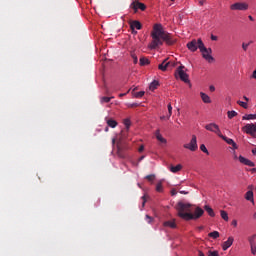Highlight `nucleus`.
I'll list each match as a JSON object with an SVG mask.
<instances>
[{"label":"nucleus","mask_w":256,"mask_h":256,"mask_svg":"<svg viewBox=\"0 0 256 256\" xmlns=\"http://www.w3.org/2000/svg\"><path fill=\"white\" fill-rule=\"evenodd\" d=\"M191 207H193V205L189 203L179 202L176 205L178 217H180V219H183L184 221L201 219V217H203V214L205 213V210H203L201 207H196L193 214V209Z\"/></svg>","instance_id":"nucleus-1"},{"label":"nucleus","mask_w":256,"mask_h":256,"mask_svg":"<svg viewBox=\"0 0 256 256\" xmlns=\"http://www.w3.org/2000/svg\"><path fill=\"white\" fill-rule=\"evenodd\" d=\"M151 37L152 41L149 44L150 49H157V47L163 45V41H165L167 45H173V43H175L171 38V34L165 32L161 24L154 25Z\"/></svg>","instance_id":"nucleus-2"},{"label":"nucleus","mask_w":256,"mask_h":256,"mask_svg":"<svg viewBox=\"0 0 256 256\" xmlns=\"http://www.w3.org/2000/svg\"><path fill=\"white\" fill-rule=\"evenodd\" d=\"M198 43L199 50L200 53H202L203 59L208 61V63H212V61H215V58H213V56L211 55V53H213V49L205 47V44L203 43V40H201V38H199Z\"/></svg>","instance_id":"nucleus-3"},{"label":"nucleus","mask_w":256,"mask_h":256,"mask_svg":"<svg viewBox=\"0 0 256 256\" xmlns=\"http://www.w3.org/2000/svg\"><path fill=\"white\" fill-rule=\"evenodd\" d=\"M242 131L243 133H246V135H250L253 139H256V122L246 124L242 127Z\"/></svg>","instance_id":"nucleus-4"},{"label":"nucleus","mask_w":256,"mask_h":256,"mask_svg":"<svg viewBox=\"0 0 256 256\" xmlns=\"http://www.w3.org/2000/svg\"><path fill=\"white\" fill-rule=\"evenodd\" d=\"M185 66L181 65L176 69L175 77H179L184 83H189V74L185 73Z\"/></svg>","instance_id":"nucleus-5"},{"label":"nucleus","mask_w":256,"mask_h":256,"mask_svg":"<svg viewBox=\"0 0 256 256\" xmlns=\"http://www.w3.org/2000/svg\"><path fill=\"white\" fill-rule=\"evenodd\" d=\"M206 131H210L211 133H215V135H217L218 137H220L221 135H223V133H221V128H219V125L215 124V123H209L205 126Z\"/></svg>","instance_id":"nucleus-6"},{"label":"nucleus","mask_w":256,"mask_h":256,"mask_svg":"<svg viewBox=\"0 0 256 256\" xmlns=\"http://www.w3.org/2000/svg\"><path fill=\"white\" fill-rule=\"evenodd\" d=\"M184 149H189V151H197L199 146L197 145V136L192 135L190 143L183 145Z\"/></svg>","instance_id":"nucleus-7"},{"label":"nucleus","mask_w":256,"mask_h":256,"mask_svg":"<svg viewBox=\"0 0 256 256\" xmlns=\"http://www.w3.org/2000/svg\"><path fill=\"white\" fill-rule=\"evenodd\" d=\"M232 11H247L249 9V5L245 2H237L230 6Z\"/></svg>","instance_id":"nucleus-8"},{"label":"nucleus","mask_w":256,"mask_h":256,"mask_svg":"<svg viewBox=\"0 0 256 256\" xmlns=\"http://www.w3.org/2000/svg\"><path fill=\"white\" fill-rule=\"evenodd\" d=\"M131 9H134L135 13H137V10L140 9V11H145L147 9V6H145L144 3H141L139 1H134L130 5Z\"/></svg>","instance_id":"nucleus-9"},{"label":"nucleus","mask_w":256,"mask_h":256,"mask_svg":"<svg viewBox=\"0 0 256 256\" xmlns=\"http://www.w3.org/2000/svg\"><path fill=\"white\" fill-rule=\"evenodd\" d=\"M187 48L189 49V51H191L192 53H195V51H197L199 49V39H193L192 41L187 43Z\"/></svg>","instance_id":"nucleus-10"},{"label":"nucleus","mask_w":256,"mask_h":256,"mask_svg":"<svg viewBox=\"0 0 256 256\" xmlns=\"http://www.w3.org/2000/svg\"><path fill=\"white\" fill-rule=\"evenodd\" d=\"M169 67H175V63L167 62V59H165L161 64L158 65V69H160V71H167Z\"/></svg>","instance_id":"nucleus-11"},{"label":"nucleus","mask_w":256,"mask_h":256,"mask_svg":"<svg viewBox=\"0 0 256 256\" xmlns=\"http://www.w3.org/2000/svg\"><path fill=\"white\" fill-rule=\"evenodd\" d=\"M238 159H239L240 163H242L243 165H247L248 167H255V163L253 161H251L241 155L239 156Z\"/></svg>","instance_id":"nucleus-12"},{"label":"nucleus","mask_w":256,"mask_h":256,"mask_svg":"<svg viewBox=\"0 0 256 256\" xmlns=\"http://www.w3.org/2000/svg\"><path fill=\"white\" fill-rule=\"evenodd\" d=\"M233 241H235V238H233L232 236L228 237L227 241H225L222 244L223 251H227V249H229V247H231V245H233Z\"/></svg>","instance_id":"nucleus-13"},{"label":"nucleus","mask_w":256,"mask_h":256,"mask_svg":"<svg viewBox=\"0 0 256 256\" xmlns=\"http://www.w3.org/2000/svg\"><path fill=\"white\" fill-rule=\"evenodd\" d=\"M142 25L141 22L134 20L130 23V28L132 29V31H135V29H137L138 31L142 29Z\"/></svg>","instance_id":"nucleus-14"},{"label":"nucleus","mask_w":256,"mask_h":256,"mask_svg":"<svg viewBox=\"0 0 256 256\" xmlns=\"http://www.w3.org/2000/svg\"><path fill=\"white\" fill-rule=\"evenodd\" d=\"M165 227H169L170 229H177V223L175 220H168L163 223Z\"/></svg>","instance_id":"nucleus-15"},{"label":"nucleus","mask_w":256,"mask_h":256,"mask_svg":"<svg viewBox=\"0 0 256 256\" xmlns=\"http://www.w3.org/2000/svg\"><path fill=\"white\" fill-rule=\"evenodd\" d=\"M106 123L109 127H111V129H115V127H117V125H119V123H117L114 119L112 118H106Z\"/></svg>","instance_id":"nucleus-16"},{"label":"nucleus","mask_w":256,"mask_h":256,"mask_svg":"<svg viewBox=\"0 0 256 256\" xmlns=\"http://www.w3.org/2000/svg\"><path fill=\"white\" fill-rule=\"evenodd\" d=\"M200 96H201L203 103H211V97H209V95H207L206 93L201 92Z\"/></svg>","instance_id":"nucleus-17"},{"label":"nucleus","mask_w":256,"mask_h":256,"mask_svg":"<svg viewBox=\"0 0 256 256\" xmlns=\"http://www.w3.org/2000/svg\"><path fill=\"white\" fill-rule=\"evenodd\" d=\"M245 200L250 201L251 203L255 202V200L253 199V191L249 190L248 192H246Z\"/></svg>","instance_id":"nucleus-18"},{"label":"nucleus","mask_w":256,"mask_h":256,"mask_svg":"<svg viewBox=\"0 0 256 256\" xmlns=\"http://www.w3.org/2000/svg\"><path fill=\"white\" fill-rule=\"evenodd\" d=\"M183 169V166L181 164H178L176 166H170L171 173H179Z\"/></svg>","instance_id":"nucleus-19"},{"label":"nucleus","mask_w":256,"mask_h":256,"mask_svg":"<svg viewBox=\"0 0 256 256\" xmlns=\"http://www.w3.org/2000/svg\"><path fill=\"white\" fill-rule=\"evenodd\" d=\"M220 139H223V141H225V143H227L228 145H233L235 143V141L231 138H228L227 136L221 134Z\"/></svg>","instance_id":"nucleus-20"},{"label":"nucleus","mask_w":256,"mask_h":256,"mask_svg":"<svg viewBox=\"0 0 256 256\" xmlns=\"http://www.w3.org/2000/svg\"><path fill=\"white\" fill-rule=\"evenodd\" d=\"M256 119V114H246L242 117L243 121H251Z\"/></svg>","instance_id":"nucleus-21"},{"label":"nucleus","mask_w":256,"mask_h":256,"mask_svg":"<svg viewBox=\"0 0 256 256\" xmlns=\"http://www.w3.org/2000/svg\"><path fill=\"white\" fill-rule=\"evenodd\" d=\"M130 56L133 59L134 65H137V63H139V58H137V53H135V51H131Z\"/></svg>","instance_id":"nucleus-22"},{"label":"nucleus","mask_w":256,"mask_h":256,"mask_svg":"<svg viewBox=\"0 0 256 256\" xmlns=\"http://www.w3.org/2000/svg\"><path fill=\"white\" fill-rule=\"evenodd\" d=\"M117 153L119 157L125 159V152H123V148L120 145L117 146Z\"/></svg>","instance_id":"nucleus-23"},{"label":"nucleus","mask_w":256,"mask_h":256,"mask_svg":"<svg viewBox=\"0 0 256 256\" xmlns=\"http://www.w3.org/2000/svg\"><path fill=\"white\" fill-rule=\"evenodd\" d=\"M205 211L208 212V215H210V217H215V212L213 211V208H211L210 206H205L204 207Z\"/></svg>","instance_id":"nucleus-24"},{"label":"nucleus","mask_w":256,"mask_h":256,"mask_svg":"<svg viewBox=\"0 0 256 256\" xmlns=\"http://www.w3.org/2000/svg\"><path fill=\"white\" fill-rule=\"evenodd\" d=\"M158 85H159V81H157V80L152 81L150 84V91H155V89H157Z\"/></svg>","instance_id":"nucleus-25"},{"label":"nucleus","mask_w":256,"mask_h":256,"mask_svg":"<svg viewBox=\"0 0 256 256\" xmlns=\"http://www.w3.org/2000/svg\"><path fill=\"white\" fill-rule=\"evenodd\" d=\"M255 239H256V234H253L252 236L248 237V243L250 246L256 245Z\"/></svg>","instance_id":"nucleus-26"},{"label":"nucleus","mask_w":256,"mask_h":256,"mask_svg":"<svg viewBox=\"0 0 256 256\" xmlns=\"http://www.w3.org/2000/svg\"><path fill=\"white\" fill-rule=\"evenodd\" d=\"M220 215H221L222 219H224V221H229V214H227V212L225 210H221Z\"/></svg>","instance_id":"nucleus-27"},{"label":"nucleus","mask_w":256,"mask_h":256,"mask_svg":"<svg viewBox=\"0 0 256 256\" xmlns=\"http://www.w3.org/2000/svg\"><path fill=\"white\" fill-rule=\"evenodd\" d=\"M208 237H211L212 239H219V232L213 231L208 234Z\"/></svg>","instance_id":"nucleus-28"},{"label":"nucleus","mask_w":256,"mask_h":256,"mask_svg":"<svg viewBox=\"0 0 256 256\" xmlns=\"http://www.w3.org/2000/svg\"><path fill=\"white\" fill-rule=\"evenodd\" d=\"M113 99V97H107V96H103L100 98V103H109L111 100Z\"/></svg>","instance_id":"nucleus-29"},{"label":"nucleus","mask_w":256,"mask_h":256,"mask_svg":"<svg viewBox=\"0 0 256 256\" xmlns=\"http://www.w3.org/2000/svg\"><path fill=\"white\" fill-rule=\"evenodd\" d=\"M140 65L141 67L145 66V65H149V59L142 57L140 58Z\"/></svg>","instance_id":"nucleus-30"},{"label":"nucleus","mask_w":256,"mask_h":256,"mask_svg":"<svg viewBox=\"0 0 256 256\" xmlns=\"http://www.w3.org/2000/svg\"><path fill=\"white\" fill-rule=\"evenodd\" d=\"M124 125L126 127V131H129V127H131V120L129 118L124 119Z\"/></svg>","instance_id":"nucleus-31"},{"label":"nucleus","mask_w":256,"mask_h":256,"mask_svg":"<svg viewBox=\"0 0 256 256\" xmlns=\"http://www.w3.org/2000/svg\"><path fill=\"white\" fill-rule=\"evenodd\" d=\"M227 115H228V119H233V117H237V112H235V110L228 111Z\"/></svg>","instance_id":"nucleus-32"},{"label":"nucleus","mask_w":256,"mask_h":256,"mask_svg":"<svg viewBox=\"0 0 256 256\" xmlns=\"http://www.w3.org/2000/svg\"><path fill=\"white\" fill-rule=\"evenodd\" d=\"M156 191H157V193H163V183H161V182L157 183Z\"/></svg>","instance_id":"nucleus-33"},{"label":"nucleus","mask_w":256,"mask_h":256,"mask_svg":"<svg viewBox=\"0 0 256 256\" xmlns=\"http://www.w3.org/2000/svg\"><path fill=\"white\" fill-rule=\"evenodd\" d=\"M143 95H145V91H140V92L134 93V97H136L137 99H141V97H143Z\"/></svg>","instance_id":"nucleus-34"},{"label":"nucleus","mask_w":256,"mask_h":256,"mask_svg":"<svg viewBox=\"0 0 256 256\" xmlns=\"http://www.w3.org/2000/svg\"><path fill=\"white\" fill-rule=\"evenodd\" d=\"M200 151H202L203 153H206V155H209V150H207V147L205 146V144H202L200 146Z\"/></svg>","instance_id":"nucleus-35"},{"label":"nucleus","mask_w":256,"mask_h":256,"mask_svg":"<svg viewBox=\"0 0 256 256\" xmlns=\"http://www.w3.org/2000/svg\"><path fill=\"white\" fill-rule=\"evenodd\" d=\"M237 103H238V105H240V107H243V109H247V107H248L247 102H243V101L239 100Z\"/></svg>","instance_id":"nucleus-36"},{"label":"nucleus","mask_w":256,"mask_h":256,"mask_svg":"<svg viewBox=\"0 0 256 256\" xmlns=\"http://www.w3.org/2000/svg\"><path fill=\"white\" fill-rule=\"evenodd\" d=\"M208 256H219V251L215 250V251H208Z\"/></svg>","instance_id":"nucleus-37"},{"label":"nucleus","mask_w":256,"mask_h":256,"mask_svg":"<svg viewBox=\"0 0 256 256\" xmlns=\"http://www.w3.org/2000/svg\"><path fill=\"white\" fill-rule=\"evenodd\" d=\"M147 181H155V174H150L145 177Z\"/></svg>","instance_id":"nucleus-38"},{"label":"nucleus","mask_w":256,"mask_h":256,"mask_svg":"<svg viewBox=\"0 0 256 256\" xmlns=\"http://www.w3.org/2000/svg\"><path fill=\"white\" fill-rule=\"evenodd\" d=\"M157 141H159L160 143H167V139L163 138V136L160 134V136H158Z\"/></svg>","instance_id":"nucleus-39"},{"label":"nucleus","mask_w":256,"mask_h":256,"mask_svg":"<svg viewBox=\"0 0 256 256\" xmlns=\"http://www.w3.org/2000/svg\"><path fill=\"white\" fill-rule=\"evenodd\" d=\"M252 255H256V244L250 246Z\"/></svg>","instance_id":"nucleus-40"},{"label":"nucleus","mask_w":256,"mask_h":256,"mask_svg":"<svg viewBox=\"0 0 256 256\" xmlns=\"http://www.w3.org/2000/svg\"><path fill=\"white\" fill-rule=\"evenodd\" d=\"M168 113H169V117L173 115V106H171V104H168Z\"/></svg>","instance_id":"nucleus-41"},{"label":"nucleus","mask_w":256,"mask_h":256,"mask_svg":"<svg viewBox=\"0 0 256 256\" xmlns=\"http://www.w3.org/2000/svg\"><path fill=\"white\" fill-rule=\"evenodd\" d=\"M249 45H251V42H250V43H243V44H242V49H243L244 51H247V49L249 48Z\"/></svg>","instance_id":"nucleus-42"},{"label":"nucleus","mask_w":256,"mask_h":256,"mask_svg":"<svg viewBox=\"0 0 256 256\" xmlns=\"http://www.w3.org/2000/svg\"><path fill=\"white\" fill-rule=\"evenodd\" d=\"M147 223H152L153 222V217L149 216V215H146L145 217Z\"/></svg>","instance_id":"nucleus-43"},{"label":"nucleus","mask_w":256,"mask_h":256,"mask_svg":"<svg viewBox=\"0 0 256 256\" xmlns=\"http://www.w3.org/2000/svg\"><path fill=\"white\" fill-rule=\"evenodd\" d=\"M143 202L142 207H145V203H147V195L142 196Z\"/></svg>","instance_id":"nucleus-44"},{"label":"nucleus","mask_w":256,"mask_h":256,"mask_svg":"<svg viewBox=\"0 0 256 256\" xmlns=\"http://www.w3.org/2000/svg\"><path fill=\"white\" fill-rule=\"evenodd\" d=\"M139 153H143L145 151V146L141 145L138 149Z\"/></svg>","instance_id":"nucleus-45"},{"label":"nucleus","mask_w":256,"mask_h":256,"mask_svg":"<svg viewBox=\"0 0 256 256\" xmlns=\"http://www.w3.org/2000/svg\"><path fill=\"white\" fill-rule=\"evenodd\" d=\"M158 136H161V131L160 130H156V132H155V137L157 138Z\"/></svg>","instance_id":"nucleus-46"},{"label":"nucleus","mask_w":256,"mask_h":256,"mask_svg":"<svg viewBox=\"0 0 256 256\" xmlns=\"http://www.w3.org/2000/svg\"><path fill=\"white\" fill-rule=\"evenodd\" d=\"M171 195H172V196H175V195H177V190H175V189H172V190H171Z\"/></svg>","instance_id":"nucleus-47"},{"label":"nucleus","mask_w":256,"mask_h":256,"mask_svg":"<svg viewBox=\"0 0 256 256\" xmlns=\"http://www.w3.org/2000/svg\"><path fill=\"white\" fill-rule=\"evenodd\" d=\"M217 39H218V37H217V36H215V35H211V40H212V41H217Z\"/></svg>","instance_id":"nucleus-48"},{"label":"nucleus","mask_w":256,"mask_h":256,"mask_svg":"<svg viewBox=\"0 0 256 256\" xmlns=\"http://www.w3.org/2000/svg\"><path fill=\"white\" fill-rule=\"evenodd\" d=\"M231 225H233V227H237V220H233Z\"/></svg>","instance_id":"nucleus-49"},{"label":"nucleus","mask_w":256,"mask_h":256,"mask_svg":"<svg viewBox=\"0 0 256 256\" xmlns=\"http://www.w3.org/2000/svg\"><path fill=\"white\" fill-rule=\"evenodd\" d=\"M209 89H210L211 93H213V92L215 91V86L211 85V86L209 87Z\"/></svg>","instance_id":"nucleus-50"},{"label":"nucleus","mask_w":256,"mask_h":256,"mask_svg":"<svg viewBox=\"0 0 256 256\" xmlns=\"http://www.w3.org/2000/svg\"><path fill=\"white\" fill-rule=\"evenodd\" d=\"M251 77H252V79H256V70H254V71H253V73H252V76H251Z\"/></svg>","instance_id":"nucleus-51"},{"label":"nucleus","mask_w":256,"mask_h":256,"mask_svg":"<svg viewBox=\"0 0 256 256\" xmlns=\"http://www.w3.org/2000/svg\"><path fill=\"white\" fill-rule=\"evenodd\" d=\"M205 1H206V0H200V1H199V5H201V6L205 5Z\"/></svg>","instance_id":"nucleus-52"},{"label":"nucleus","mask_w":256,"mask_h":256,"mask_svg":"<svg viewBox=\"0 0 256 256\" xmlns=\"http://www.w3.org/2000/svg\"><path fill=\"white\" fill-rule=\"evenodd\" d=\"M232 147H233V149H238L237 143L234 142V143L232 144Z\"/></svg>","instance_id":"nucleus-53"},{"label":"nucleus","mask_w":256,"mask_h":256,"mask_svg":"<svg viewBox=\"0 0 256 256\" xmlns=\"http://www.w3.org/2000/svg\"><path fill=\"white\" fill-rule=\"evenodd\" d=\"M198 255H199V256H205V254H204L202 251H199V252H198Z\"/></svg>","instance_id":"nucleus-54"},{"label":"nucleus","mask_w":256,"mask_h":256,"mask_svg":"<svg viewBox=\"0 0 256 256\" xmlns=\"http://www.w3.org/2000/svg\"><path fill=\"white\" fill-rule=\"evenodd\" d=\"M251 173H256V168L250 169Z\"/></svg>","instance_id":"nucleus-55"},{"label":"nucleus","mask_w":256,"mask_h":256,"mask_svg":"<svg viewBox=\"0 0 256 256\" xmlns=\"http://www.w3.org/2000/svg\"><path fill=\"white\" fill-rule=\"evenodd\" d=\"M252 154L256 155V148L252 149Z\"/></svg>","instance_id":"nucleus-56"},{"label":"nucleus","mask_w":256,"mask_h":256,"mask_svg":"<svg viewBox=\"0 0 256 256\" xmlns=\"http://www.w3.org/2000/svg\"><path fill=\"white\" fill-rule=\"evenodd\" d=\"M125 95H127V93H122V94H119V97H125Z\"/></svg>","instance_id":"nucleus-57"},{"label":"nucleus","mask_w":256,"mask_h":256,"mask_svg":"<svg viewBox=\"0 0 256 256\" xmlns=\"http://www.w3.org/2000/svg\"><path fill=\"white\" fill-rule=\"evenodd\" d=\"M143 159H145V156H141L138 161H143Z\"/></svg>","instance_id":"nucleus-58"},{"label":"nucleus","mask_w":256,"mask_h":256,"mask_svg":"<svg viewBox=\"0 0 256 256\" xmlns=\"http://www.w3.org/2000/svg\"><path fill=\"white\" fill-rule=\"evenodd\" d=\"M180 193H181L182 195H187L188 192L180 191Z\"/></svg>","instance_id":"nucleus-59"},{"label":"nucleus","mask_w":256,"mask_h":256,"mask_svg":"<svg viewBox=\"0 0 256 256\" xmlns=\"http://www.w3.org/2000/svg\"><path fill=\"white\" fill-rule=\"evenodd\" d=\"M115 142H116V139L113 138V139H112V145H115Z\"/></svg>","instance_id":"nucleus-60"},{"label":"nucleus","mask_w":256,"mask_h":256,"mask_svg":"<svg viewBox=\"0 0 256 256\" xmlns=\"http://www.w3.org/2000/svg\"><path fill=\"white\" fill-rule=\"evenodd\" d=\"M104 131L107 133L109 131V126H107Z\"/></svg>","instance_id":"nucleus-61"},{"label":"nucleus","mask_w":256,"mask_h":256,"mask_svg":"<svg viewBox=\"0 0 256 256\" xmlns=\"http://www.w3.org/2000/svg\"><path fill=\"white\" fill-rule=\"evenodd\" d=\"M243 99L246 100V101H249V99L247 98V96H244Z\"/></svg>","instance_id":"nucleus-62"},{"label":"nucleus","mask_w":256,"mask_h":256,"mask_svg":"<svg viewBox=\"0 0 256 256\" xmlns=\"http://www.w3.org/2000/svg\"><path fill=\"white\" fill-rule=\"evenodd\" d=\"M250 21H253V16H249Z\"/></svg>","instance_id":"nucleus-63"},{"label":"nucleus","mask_w":256,"mask_h":256,"mask_svg":"<svg viewBox=\"0 0 256 256\" xmlns=\"http://www.w3.org/2000/svg\"><path fill=\"white\" fill-rule=\"evenodd\" d=\"M234 159H237V154L234 153Z\"/></svg>","instance_id":"nucleus-64"}]
</instances>
